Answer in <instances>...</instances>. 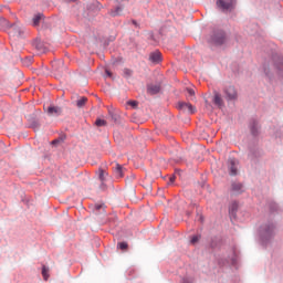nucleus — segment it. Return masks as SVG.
<instances>
[{
    "label": "nucleus",
    "instance_id": "1",
    "mask_svg": "<svg viewBox=\"0 0 283 283\" xmlns=\"http://www.w3.org/2000/svg\"><path fill=\"white\" fill-rule=\"evenodd\" d=\"M227 41V35L224 34V31L218 30L212 33L210 36V43L212 45H222Z\"/></svg>",
    "mask_w": 283,
    "mask_h": 283
},
{
    "label": "nucleus",
    "instance_id": "2",
    "mask_svg": "<svg viewBox=\"0 0 283 283\" xmlns=\"http://www.w3.org/2000/svg\"><path fill=\"white\" fill-rule=\"evenodd\" d=\"M217 7L223 12L233 10L235 8V0H217Z\"/></svg>",
    "mask_w": 283,
    "mask_h": 283
},
{
    "label": "nucleus",
    "instance_id": "3",
    "mask_svg": "<svg viewBox=\"0 0 283 283\" xmlns=\"http://www.w3.org/2000/svg\"><path fill=\"white\" fill-rule=\"evenodd\" d=\"M226 99L227 101H237L238 99V91L234 86H228L224 88Z\"/></svg>",
    "mask_w": 283,
    "mask_h": 283
},
{
    "label": "nucleus",
    "instance_id": "4",
    "mask_svg": "<svg viewBox=\"0 0 283 283\" xmlns=\"http://www.w3.org/2000/svg\"><path fill=\"white\" fill-rule=\"evenodd\" d=\"M179 109H184V112H188L189 114H196V107H193V105L190 103H179Z\"/></svg>",
    "mask_w": 283,
    "mask_h": 283
},
{
    "label": "nucleus",
    "instance_id": "5",
    "mask_svg": "<svg viewBox=\"0 0 283 283\" xmlns=\"http://www.w3.org/2000/svg\"><path fill=\"white\" fill-rule=\"evenodd\" d=\"M62 112L63 111L59 106H49L46 109L49 116H61Z\"/></svg>",
    "mask_w": 283,
    "mask_h": 283
},
{
    "label": "nucleus",
    "instance_id": "6",
    "mask_svg": "<svg viewBox=\"0 0 283 283\" xmlns=\"http://www.w3.org/2000/svg\"><path fill=\"white\" fill-rule=\"evenodd\" d=\"M149 61L151 63L158 64V63H160V61H163V55L160 54L159 51H155V52L150 53Z\"/></svg>",
    "mask_w": 283,
    "mask_h": 283
},
{
    "label": "nucleus",
    "instance_id": "7",
    "mask_svg": "<svg viewBox=\"0 0 283 283\" xmlns=\"http://www.w3.org/2000/svg\"><path fill=\"white\" fill-rule=\"evenodd\" d=\"M147 92L154 96L155 94H158L160 92V84H148L147 85Z\"/></svg>",
    "mask_w": 283,
    "mask_h": 283
},
{
    "label": "nucleus",
    "instance_id": "8",
    "mask_svg": "<svg viewBox=\"0 0 283 283\" xmlns=\"http://www.w3.org/2000/svg\"><path fill=\"white\" fill-rule=\"evenodd\" d=\"M230 176H237L238 175V160L235 159H230Z\"/></svg>",
    "mask_w": 283,
    "mask_h": 283
},
{
    "label": "nucleus",
    "instance_id": "9",
    "mask_svg": "<svg viewBox=\"0 0 283 283\" xmlns=\"http://www.w3.org/2000/svg\"><path fill=\"white\" fill-rule=\"evenodd\" d=\"M213 103L217 105V107H224V101L222 99V95H220V93H214Z\"/></svg>",
    "mask_w": 283,
    "mask_h": 283
},
{
    "label": "nucleus",
    "instance_id": "10",
    "mask_svg": "<svg viewBox=\"0 0 283 283\" xmlns=\"http://www.w3.org/2000/svg\"><path fill=\"white\" fill-rule=\"evenodd\" d=\"M114 174L116 176V178H123L125 175V168H123V166H120V164H116L115 168H114Z\"/></svg>",
    "mask_w": 283,
    "mask_h": 283
},
{
    "label": "nucleus",
    "instance_id": "11",
    "mask_svg": "<svg viewBox=\"0 0 283 283\" xmlns=\"http://www.w3.org/2000/svg\"><path fill=\"white\" fill-rule=\"evenodd\" d=\"M12 32H13V35L14 36H22L23 34V28L22 27H19L18 24H14L12 27Z\"/></svg>",
    "mask_w": 283,
    "mask_h": 283
},
{
    "label": "nucleus",
    "instance_id": "12",
    "mask_svg": "<svg viewBox=\"0 0 283 283\" xmlns=\"http://www.w3.org/2000/svg\"><path fill=\"white\" fill-rule=\"evenodd\" d=\"M93 211L95 213H103L105 212V203H96L93 206Z\"/></svg>",
    "mask_w": 283,
    "mask_h": 283
},
{
    "label": "nucleus",
    "instance_id": "13",
    "mask_svg": "<svg viewBox=\"0 0 283 283\" xmlns=\"http://www.w3.org/2000/svg\"><path fill=\"white\" fill-rule=\"evenodd\" d=\"M123 13V7H116L115 9L109 11L111 17H120Z\"/></svg>",
    "mask_w": 283,
    "mask_h": 283
},
{
    "label": "nucleus",
    "instance_id": "14",
    "mask_svg": "<svg viewBox=\"0 0 283 283\" xmlns=\"http://www.w3.org/2000/svg\"><path fill=\"white\" fill-rule=\"evenodd\" d=\"M232 191L234 193H242V184L240 182H233L232 184Z\"/></svg>",
    "mask_w": 283,
    "mask_h": 283
},
{
    "label": "nucleus",
    "instance_id": "15",
    "mask_svg": "<svg viewBox=\"0 0 283 283\" xmlns=\"http://www.w3.org/2000/svg\"><path fill=\"white\" fill-rule=\"evenodd\" d=\"M235 211H238V203L233 201L229 207V212L231 213V216H233Z\"/></svg>",
    "mask_w": 283,
    "mask_h": 283
},
{
    "label": "nucleus",
    "instance_id": "16",
    "mask_svg": "<svg viewBox=\"0 0 283 283\" xmlns=\"http://www.w3.org/2000/svg\"><path fill=\"white\" fill-rule=\"evenodd\" d=\"M85 103H87V97H81L80 99H77L76 106L77 107H85Z\"/></svg>",
    "mask_w": 283,
    "mask_h": 283
},
{
    "label": "nucleus",
    "instance_id": "17",
    "mask_svg": "<svg viewBox=\"0 0 283 283\" xmlns=\"http://www.w3.org/2000/svg\"><path fill=\"white\" fill-rule=\"evenodd\" d=\"M48 273H50V269L48 266L43 265L42 275H43L44 280H48L50 277V274H48Z\"/></svg>",
    "mask_w": 283,
    "mask_h": 283
},
{
    "label": "nucleus",
    "instance_id": "18",
    "mask_svg": "<svg viewBox=\"0 0 283 283\" xmlns=\"http://www.w3.org/2000/svg\"><path fill=\"white\" fill-rule=\"evenodd\" d=\"M41 14H36L33 17V25L34 28H36V25H39V23H41Z\"/></svg>",
    "mask_w": 283,
    "mask_h": 283
},
{
    "label": "nucleus",
    "instance_id": "19",
    "mask_svg": "<svg viewBox=\"0 0 283 283\" xmlns=\"http://www.w3.org/2000/svg\"><path fill=\"white\" fill-rule=\"evenodd\" d=\"M95 125L97 127H105V125H107V122L105 119H96Z\"/></svg>",
    "mask_w": 283,
    "mask_h": 283
},
{
    "label": "nucleus",
    "instance_id": "20",
    "mask_svg": "<svg viewBox=\"0 0 283 283\" xmlns=\"http://www.w3.org/2000/svg\"><path fill=\"white\" fill-rule=\"evenodd\" d=\"M107 176V172L105 171V170H103V169H99L98 170V178H99V180H105V177Z\"/></svg>",
    "mask_w": 283,
    "mask_h": 283
},
{
    "label": "nucleus",
    "instance_id": "21",
    "mask_svg": "<svg viewBox=\"0 0 283 283\" xmlns=\"http://www.w3.org/2000/svg\"><path fill=\"white\" fill-rule=\"evenodd\" d=\"M118 249H120L122 251H125L127 249V242H119Z\"/></svg>",
    "mask_w": 283,
    "mask_h": 283
},
{
    "label": "nucleus",
    "instance_id": "22",
    "mask_svg": "<svg viewBox=\"0 0 283 283\" xmlns=\"http://www.w3.org/2000/svg\"><path fill=\"white\" fill-rule=\"evenodd\" d=\"M199 240H200V235H195V237H192V239H191V244H196L197 242H199Z\"/></svg>",
    "mask_w": 283,
    "mask_h": 283
},
{
    "label": "nucleus",
    "instance_id": "23",
    "mask_svg": "<svg viewBox=\"0 0 283 283\" xmlns=\"http://www.w3.org/2000/svg\"><path fill=\"white\" fill-rule=\"evenodd\" d=\"M124 74H125V76H132V70L124 69Z\"/></svg>",
    "mask_w": 283,
    "mask_h": 283
},
{
    "label": "nucleus",
    "instance_id": "24",
    "mask_svg": "<svg viewBox=\"0 0 283 283\" xmlns=\"http://www.w3.org/2000/svg\"><path fill=\"white\" fill-rule=\"evenodd\" d=\"M187 92H188L189 96L196 95V92L193 91V88H187Z\"/></svg>",
    "mask_w": 283,
    "mask_h": 283
},
{
    "label": "nucleus",
    "instance_id": "25",
    "mask_svg": "<svg viewBox=\"0 0 283 283\" xmlns=\"http://www.w3.org/2000/svg\"><path fill=\"white\" fill-rule=\"evenodd\" d=\"M128 105H132V107H137L138 106V102L132 101V102H128Z\"/></svg>",
    "mask_w": 283,
    "mask_h": 283
},
{
    "label": "nucleus",
    "instance_id": "26",
    "mask_svg": "<svg viewBox=\"0 0 283 283\" xmlns=\"http://www.w3.org/2000/svg\"><path fill=\"white\" fill-rule=\"evenodd\" d=\"M273 229H274V227H273V226H270L269 229H268V231H266V233H273Z\"/></svg>",
    "mask_w": 283,
    "mask_h": 283
},
{
    "label": "nucleus",
    "instance_id": "27",
    "mask_svg": "<svg viewBox=\"0 0 283 283\" xmlns=\"http://www.w3.org/2000/svg\"><path fill=\"white\" fill-rule=\"evenodd\" d=\"M56 65H63V62H61V61L54 62V63H53V67L56 66Z\"/></svg>",
    "mask_w": 283,
    "mask_h": 283
},
{
    "label": "nucleus",
    "instance_id": "28",
    "mask_svg": "<svg viewBox=\"0 0 283 283\" xmlns=\"http://www.w3.org/2000/svg\"><path fill=\"white\" fill-rule=\"evenodd\" d=\"M59 143V139H54L53 142H52V145H56Z\"/></svg>",
    "mask_w": 283,
    "mask_h": 283
},
{
    "label": "nucleus",
    "instance_id": "29",
    "mask_svg": "<svg viewBox=\"0 0 283 283\" xmlns=\"http://www.w3.org/2000/svg\"><path fill=\"white\" fill-rule=\"evenodd\" d=\"M176 177H170V182H175Z\"/></svg>",
    "mask_w": 283,
    "mask_h": 283
},
{
    "label": "nucleus",
    "instance_id": "30",
    "mask_svg": "<svg viewBox=\"0 0 283 283\" xmlns=\"http://www.w3.org/2000/svg\"><path fill=\"white\" fill-rule=\"evenodd\" d=\"M106 74H107L108 76H112V73H111L109 71H106Z\"/></svg>",
    "mask_w": 283,
    "mask_h": 283
},
{
    "label": "nucleus",
    "instance_id": "31",
    "mask_svg": "<svg viewBox=\"0 0 283 283\" xmlns=\"http://www.w3.org/2000/svg\"><path fill=\"white\" fill-rule=\"evenodd\" d=\"M252 134H255V129L254 128H252Z\"/></svg>",
    "mask_w": 283,
    "mask_h": 283
}]
</instances>
